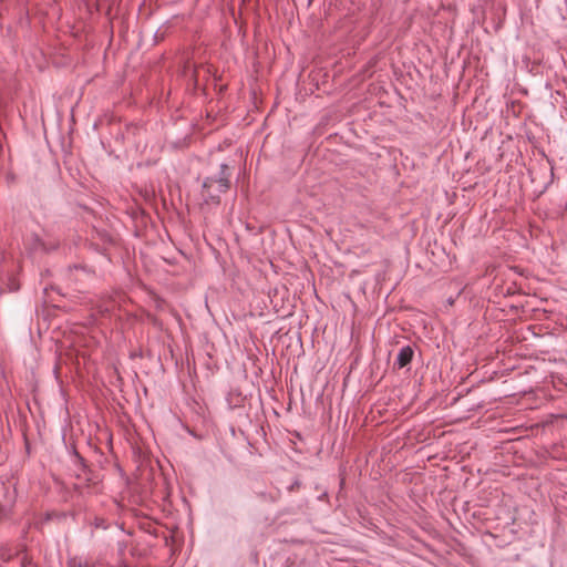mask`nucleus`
<instances>
[{"instance_id":"4","label":"nucleus","mask_w":567,"mask_h":567,"mask_svg":"<svg viewBox=\"0 0 567 567\" xmlns=\"http://www.w3.org/2000/svg\"><path fill=\"white\" fill-rule=\"evenodd\" d=\"M76 567H90L87 563L79 561Z\"/></svg>"},{"instance_id":"3","label":"nucleus","mask_w":567,"mask_h":567,"mask_svg":"<svg viewBox=\"0 0 567 567\" xmlns=\"http://www.w3.org/2000/svg\"><path fill=\"white\" fill-rule=\"evenodd\" d=\"M35 243H37V245L34 246V248H38V246L40 248H44V245L38 238L35 239Z\"/></svg>"},{"instance_id":"2","label":"nucleus","mask_w":567,"mask_h":567,"mask_svg":"<svg viewBox=\"0 0 567 567\" xmlns=\"http://www.w3.org/2000/svg\"><path fill=\"white\" fill-rule=\"evenodd\" d=\"M413 354L414 351L410 346L401 348V350L398 353L395 367H398L399 369L406 367L412 361Z\"/></svg>"},{"instance_id":"1","label":"nucleus","mask_w":567,"mask_h":567,"mask_svg":"<svg viewBox=\"0 0 567 567\" xmlns=\"http://www.w3.org/2000/svg\"><path fill=\"white\" fill-rule=\"evenodd\" d=\"M229 168L227 165L223 164L220 166V172L218 177H209L205 179L203 184V189L205 196L212 199H218L221 193L227 192L229 188Z\"/></svg>"}]
</instances>
